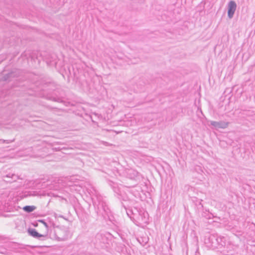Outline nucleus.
Masks as SVG:
<instances>
[{
    "instance_id": "nucleus-1",
    "label": "nucleus",
    "mask_w": 255,
    "mask_h": 255,
    "mask_svg": "<svg viewBox=\"0 0 255 255\" xmlns=\"http://www.w3.org/2000/svg\"><path fill=\"white\" fill-rule=\"evenodd\" d=\"M39 222L42 224V230L40 233L37 232L35 230H29V233L33 237H41L46 234L48 232V226L45 222L40 220Z\"/></svg>"
},
{
    "instance_id": "nucleus-2",
    "label": "nucleus",
    "mask_w": 255,
    "mask_h": 255,
    "mask_svg": "<svg viewBox=\"0 0 255 255\" xmlns=\"http://www.w3.org/2000/svg\"><path fill=\"white\" fill-rule=\"evenodd\" d=\"M209 240L212 241L211 246L216 247V245L225 246L226 245L225 238L224 237H215L211 235L209 237Z\"/></svg>"
},
{
    "instance_id": "nucleus-3",
    "label": "nucleus",
    "mask_w": 255,
    "mask_h": 255,
    "mask_svg": "<svg viewBox=\"0 0 255 255\" xmlns=\"http://www.w3.org/2000/svg\"><path fill=\"white\" fill-rule=\"evenodd\" d=\"M237 4L234 1H230L228 3V16L230 18H232L236 10Z\"/></svg>"
},
{
    "instance_id": "nucleus-4",
    "label": "nucleus",
    "mask_w": 255,
    "mask_h": 255,
    "mask_svg": "<svg viewBox=\"0 0 255 255\" xmlns=\"http://www.w3.org/2000/svg\"><path fill=\"white\" fill-rule=\"evenodd\" d=\"M210 125L216 128H227L229 125V123L225 122L223 121H221L219 122L216 121H210Z\"/></svg>"
},
{
    "instance_id": "nucleus-5",
    "label": "nucleus",
    "mask_w": 255,
    "mask_h": 255,
    "mask_svg": "<svg viewBox=\"0 0 255 255\" xmlns=\"http://www.w3.org/2000/svg\"><path fill=\"white\" fill-rule=\"evenodd\" d=\"M35 207L34 206H26L23 207V209L27 212H31L35 209Z\"/></svg>"
}]
</instances>
